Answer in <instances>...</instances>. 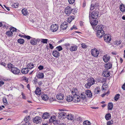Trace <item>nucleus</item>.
<instances>
[{"mask_svg":"<svg viewBox=\"0 0 125 125\" xmlns=\"http://www.w3.org/2000/svg\"><path fill=\"white\" fill-rule=\"evenodd\" d=\"M71 92L73 96L68 95L67 96L66 98V100L68 102H70L72 100L74 101V98H75V97L76 96V94L77 92V90L76 88H73L71 91Z\"/></svg>","mask_w":125,"mask_h":125,"instance_id":"1","label":"nucleus"},{"mask_svg":"<svg viewBox=\"0 0 125 125\" xmlns=\"http://www.w3.org/2000/svg\"><path fill=\"white\" fill-rule=\"evenodd\" d=\"M104 76L105 77H107L110 76V72L106 70H104L103 73Z\"/></svg>","mask_w":125,"mask_h":125,"instance_id":"22","label":"nucleus"},{"mask_svg":"<svg viewBox=\"0 0 125 125\" xmlns=\"http://www.w3.org/2000/svg\"><path fill=\"white\" fill-rule=\"evenodd\" d=\"M76 96L75 97V98H74V101L75 103H78L80 101V96H78L76 94Z\"/></svg>","mask_w":125,"mask_h":125,"instance_id":"31","label":"nucleus"},{"mask_svg":"<svg viewBox=\"0 0 125 125\" xmlns=\"http://www.w3.org/2000/svg\"><path fill=\"white\" fill-rule=\"evenodd\" d=\"M99 51L96 48H94L91 50V54L93 56L96 57L98 55Z\"/></svg>","mask_w":125,"mask_h":125,"instance_id":"6","label":"nucleus"},{"mask_svg":"<svg viewBox=\"0 0 125 125\" xmlns=\"http://www.w3.org/2000/svg\"><path fill=\"white\" fill-rule=\"evenodd\" d=\"M89 12V17H91L92 19H96L98 17V12L96 11H94L91 14Z\"/></svg>","mask_w":125,"mask_h":125,"instance_id":"5","label":"nucleus"},{"mask_svg":"<svg viewBox=\"0 0 125 125\" xmlns=\"http://www.w3.org/2000/svg\"><path fill=\"white\" fill-rule=\"evenodd\" d=\"M22 13L24 15L26 16L28 14V12L26 9L24 8L21 10Z\"/></svg>","mask_w":125,"mask_h":125,"instance_id":"36","label":"nucleus"},{"mask_svg":"<svg viewBox=\"0 0 125 125\" xmlns=\"http://www.w3.org/2000/svg\"><path fill=\"white\" fill-rule=\"evenodd\" d=\"M70 45V44L69 43H67L65 44V46L66 47H68Z\"/></svg>","mask_w":125,"mask_h":125,"instance_id":"61","label":"nucleus"},{"mask_svg":"<svg viewBox=\"0 0 125 125\" xmlns=\"http://www.w3.org/2000/svg\"><path fill=\"white\" fill-rule=\"evenodd\" d=\"M88 82L85 85V86L87 89H89L91 86L94 83L95 80L93 78H89L88 79Z\"/></svg>","mask_w":125,"mask_h":125,"instance_id":"2","label":"nucleus"},{"mask_svg":"<svg viewBox=\"0 0 125 125\" xmlns=\"http://www.w3.org/2000/svg\"><path fill=\"white\" fill-rule=\"evenodd\" d=\"M109 92H107L106 93H105V94H102V95H101V96L102 97H103L104 96L106 95H108V94H107V93H109Z\"/></svg>","mask_w":125,"mask_h":125,"instance_id":"60","label":"nucleus"},{"mask_svg":"<svg viewBox=\"0 0 125 125\" xmlns=\"http://www.w3.org/2000/svg\"><path fill=\"white\" fill-rule=\"evenodd\" d=\"M7 67L8 68L10 69V70L11 69V70H12V68L14 67V66L13 64H11V63H9L8 64Z\"/></svg>","mask_w":125,"mask_h":125,"instance_id":"43","label":"nucleus"},{"mask_svg":"<svg viewBox=\"0 0 125 125\" xmlns=\"http://www.w3.org/2000/svg\"><path fill=\"white\" fill-rule=\"evenodd\" d=\"M121 43L120 42V41L119 40L118 41H117L116 42V44L117 45H120L121 44Z\"/></svg>","mask_w":125,"mask_h":125,"instance_id":"62","label":"nucleus"},{"mask_svg":"<svg viewBox=\"0 0 125 125\" xmlns=\"http://www.w3.org/2000/svg\"><path fill=\"white\" fill-rule=\"evenodd\" d=\"M29 71L28 69L27 68H23L21 70V72L23 73L27 74L28 73Z\"/></svg>","mask_w":125,"mask_h":125,"instance_id":"29","label":"nucleus"},{"mask_svg":"<svg viewBox=\"0 0 125 125\" xmlns=\"http://www.w3.org/2000/svg\"><path fill=\"white\" fill-rule=\"evenodd\" d=\"M113 120H111L108 121L107 123V125H111L113 123Z\"/></svg>","mask_w":125,"mask_h":125,"instance_id":"51","label":"nucleus"},{"mask_svg":"<svg viewBox=\"0 0 125 125\" xmlns=\"http://www.w3.org/2000/svg\"><path fill=\"white\" fill-rule=\"evenodd\" d=\"M53 56L55 57H58L60 55V53L57 51L54 50L52 52Z\"/></svg>","mask_w":125,"mask_h":125,"instance_id":"20","label":"nucleus"},{"mask_svg":"<svg viewBox=\"0 0 125 125\" xmlns=\"http://www.w3.org/2000/svg\"><path fill=\"white\" fill-rule=\"evenodd\" d=\"M105 118L107 120H109L111 118V115L110 113H109L106 114L105 116Z\"/></svg>","mask_w":125,"mask_h":125,"instance_id":"37","label":"nucleus"},{"mask_svg":"<svg viewBox=\"0 0 125 125\" xmlns=\"http://www.w3.org/2000/svg\"><path fill=\"white\" fill-rule=\"evenodd\" d=\"M74 19V16H69L67 20V21L69 23H70Z\"/></svg>","mask_w":125,"mask_h":125,"instance_id":"30","label":"nucleus"},{"mask_svg":"<svg viewBox=\"0 0 125 125\" xmlns=\"http://www.w3.org/2000/svg\"><path fill=\"white\" fill-rule=\"evenodd\" d=\"M82 47L83 48H87V46L84 43H82Z\"/></svg>","mask_w":125,"mask_h":125,"instance_id":"55","label":"nucleus"},{"mask_svg":"<svg viewBox=\"0 0 125 125\" xmlns=\"http://www.w3.org/2000/svg\"><path fill=\"white\" fill-rule=\"evenodd\" d=\"M59 123V122L58 120H55L54 121L53 124L54 125H55L57 124H58Z\"/></svg>","mask_w":125,"mask_h":125,"instance_id":"54","label":"nucleus"},{"mask_svg":"<svg viewBox=\"0 0 125 125\" xmlns=\"http://www.w3.org/2000/svg\"><path fill=\"white\" fill-rule=\"evenodd\" d=\"M42 121V118L41 117L38 116L35 117L33 120V122L37 124L40 123Z\"/></svg>","mask_w":125,"mask_h":125,"instance_id":"11","label":"nucleus"},{"mask_svg":"<svg viewBox=\"0 0 125 125\" xmlns=\"http://www.w3.org/2000/svg\"><path fill=\"white\" fill-rule=\"evenodd\" d=\"M122 88L124 90H125V83L122 86Z\"/></svg>","mask_w":125,"mask_h":125,"instance_id":"64","label":"nucleus"},{"mask_svg":"<svg viewBox=\"0 0 125 125\" xmlns=\"http://www.w3.org/2000/svg\"><path fill=\"white\" fill-rule=\"evenodd\" d=\"M56 97L59 100H62L64 98V96L63 94L60 93L56 95Z\"/></svg>","mask_w":125,"mask_h":125,"instance_id":"24","label":"nucleus"},{"mask_svg":"<svg viewBox=\"0 0 125 125\" xmlns=\"http://www.w3.org/2000/svg\"><path fill=\"white\" fill-rule=\"evenodd\" d=\"M120 96V95L119 94H116L114 97V99L115 101H117L118 100Z\"/></svg>","mask_w":125,"mask_h":125,"instance_id":"45","label":"nucleus"},{"mask_svg":"<svg viewBox=\"0 0 125 125\" xmlns=\"http://www.w3.org/2000/svg\"><path fill=\"white\" fill-rule=\"evenodd\" d=\"M10 30L12 31V32H18V31H19L18 30H17L15 28L13 27L10 28Z\"/></svg>","mask_w":125,"mask_h":125,"instance_id":"44","label":"nucleus"},{"mask_svg":"<svg viewBox=\"0 0 125 125\" xmlns=\"http://www.w3.org/2000/svg\"><path fill=\"white\" fill-rule=\"evenodd\" d=\"M11 6L14 8H17L18 7V4L17 3H14L13 4L11 5Z\"/></svg>","mask_w":125,"mask_h":125,"instance_id":"47","label":"nucleus"},{"mask_svg":"<svg viewBox=\"0 0 125 125\" xmlns=\"http://www.w3.org/2000/svg\"><path fill=\"white\" fill-rule=\"evenodd\" d=\"M108 110H111L113 107V105L112 103L111 102L109 103L108 104Z\"/></svg>","mask_w":125,"mask_h":125,"instance_id":"32","label":"nucleus"},{"mask_svg":"<svg viewBox=\"0 0 125 125\" xmlns=\"http://www.w3.org/2000/svg\"><path fill=\"white\" fill-rule=\"evenodd\" d=\"M75 10L74 9H72L71 7L68 6L65 8L64 12L67 15H69L73 11L74 12Z\"/></svg>","mask_w":125,"mask_h":125,"instance_id":"3","label":"nucleus"},{"mask_svg":"<svg viewBox=\"0 0 125 125\" xmlns=\"http://www.w3.org/2000/svg\"><path fill=\"white\" fill-rule=\"evenodd\" d=\"M91 124L90 122L88 120L85 121L83 122V125H90Z\"/></svg>","mask_w":125,"mask_h":125,"instance_id":"46","label":"nucleus"},{"mask_svg":"<svg viewBox=\"0 0 125 125\" xmlns=\"http://www.w3.org/2000/svg\"><path fill=\"white\" fill-rule=\"evenodd\" d=\"M43 68V66L40 65L38 67V68L40 70L42 69Z\"/></svg>","mask_w":125,"mask_h":125,"instance_id":"57","label":"nucleus"},{"mask_svg":"<svg viewBox=\"0 0 125 125\" xmlns=\"http://www.w3.org/2000/svg\"><path fill=\"white\" fill-rule=\"evenodd\" d=\"M112 63L111 62H109L104 65V67L106 70L111 69L112 66Z\"/></svg>","mask_w":125,"mask_h":125,"instance_id":"17","label":"nucleus"},{"mask_svg":"<svg viewBox=\"0 0 125 125\" xmlns=\"http://www.w3.org/2000/svg\"><path fill=\"white\" fill-rule=\"evenodd\" d=\"M104 34V31L103 30L97 31L96 32L97 37L99 38H101Z\"/></svg>","mask_w":125,"mask_h":125,"instance_id":"8","label":"nucleus"},{"mask_svg":"<svg viewBox=\"0 0 125 125\" xmlns=\"http://www.w3.org/2000/svg\"><path fill=\"white\" fill-rule=\"evenodd\" d=\"M30 117L29 116H26L24 118V120L25 121V123H29V121L30 120Z\"/></svg>","mask_w":125,"mask_h":125,"instance_id":"42","label":"nucleus"},{"mask_svg":"<svg viewBox=\"0 0 125 125\" xmlns=\"http://www.w3.org/2000/svg\"><path fill=\"white\" fill-rule=\"evenodd\" d=\"M84 93L87 97L90 98L92 97V94L90 90H86Z\"/></svg>","mask_w":125,"mask_h":125,"instance_id":"18","label":"nucleus"},{"mask_svg":"<svg viewBox=\"0 0 125 125\" xmlns=\"http://www.w3.org/2000/svg\"><path fill=\"white\" fill-rule=\"evenodd\" d=\"M30 42L31 45H36L39 42V39H36L32 38L30 41Z\"/></svg>","mask_w":125,"mask_h":125,"instance_id":"7","label":"nucleus"},{"mask_svg":"<svg viewBox=\"0 0 125 125\" xmlns=\"http://www.w3.org/2000/svg\"><path fill=\"white\" fill-rule=\"evenodd\" d=\"M110 58L107 55H104L103 57V61L105 62H108L110 60Z\"/></svg>","mask_w":125,"mask_h":125,"instance_id":"25","label":"nucleus"},{"mask_svg":"<svg viewBox=\"0 0 125 125\" xmlns=\"http://www.w3.org/2000/svg\"><path fill=\"white\" fill-rule=\"evenodd\" d=\"M58 26L56 24H53L51 27V30L53 32L56 31L58 29Z\"/></svg>","mask_w":125,"mask_h":125,"instance_id":"13","label":"nucleus"},{"mask_svg":"<svg viewBox=\"0 0 125 125\" xmlns=\"http://www.w3.org/2000/svg\"><path fill=\"white\" fill-rule=\"evenodd\" d=\"M4 84V83L2 81H0V86H1L3 85Z\"/></svg>","mask_w":125,"mask_h":125,"instance_id":"63","label":"nucleus"},{"mask_svg":"<svg viewBox=\"0 0 125 125\" xmlns=\"http://www.w3.org/2000/svg\"><path fill=\"white\" fill-rule=\"evenodd\" d=\"M77 49V47L76 46L73 45L70 47L69 49L71 51L73 52L76 51Z\"/></svg>","mask_w":125,"mask_h":125,"instance_id":"23","label":"nucleus"},{"mask_svg":"<svg viewBox=\"0 0 125 125\" xmlns=\"http://www.w3.org/2000/svg\"><path fill=\"white\" fill-rule=\"evenodd\" d=\"M105 41L107 43H109L111 40V36L108 34H105L104 37Z\"/></svg>","mask_w":125,"mask_h":125,"instance_id":"10","label":"nucleus"},{"mask_svg":"<svg viewBox=\"0 0 125 125\" xmlns=\"http://www.w3.org/2000/svg\"><path fill=\"white\" fill-rule=\"evenodd\" d=\"M49 48L51 49H52L54 48V46L51 43L49 44Z\"/></svg>","mask_w":125,"mask_h":125,"instance_id":"58","label":"nucleus"},{"mask_svg":"<svg viewBox=\"0 0 125 125\" xmlns=\"http://www.w3.org/2000/svg\"><path fill=\"white\" fill-rule=\"evenodd\" d=\"M104 28V26L102 25H98L97 26H95V27L93 26V28L94 30L96 31H101V30H103Z\"/></svg>","mask_w":125,"mask_h":125,"instance_id":"9","label":"nucleus"},{"mask_svg":"<svg viewBox=\"0 0 125 125\" xmlns=\"http://www.w3.org/2000/svg\"><path fill=\"white\" fill-rule=\"evenodd\" d=\"M42 99L45 101L47 100L49 98L48 96L46 94H43L42 96Z\"/></svg>","mask_w":125,"mask_h":125,"instance_id":"38","label":"nucleus"},{"mask_svg":"<svg viewBox=\"0 0 125 125\" xmlns=\"http://www.w3.org/2000/svg\"><path fill=\"white\" fill-rule=\"evenodd\" d=\"M37 77L38 78L41 79L44 78V75L43 73H39L37 75Z\"/></svg>","mask_w":125,"mask_h":125,"instance_id":"28","label":"nucleus"},{"mask_svg":"<svg viewBox=\"0 0 125 125\" xmlns=\"http://www.w3.org/2000/svg\"><path fill=\"white\" fill-rule=\"evenodd\" d=\"M33 81L34 82V83L35 84H36L38 80L37 78H35L34 79V80H33Z\"/></svg>","mask_w":125,"mask_h":125,"instance_id":"59","label":"nucleus"},{"mask_svg":"<svg viewBox=\"0 0 125 125\" xmlns=\"http://www.w3.org/2000/svg\"><path fill=\"white\" fill-rule=\"evenodd\" d=\"M17 42L18 43L20 44H22L24 43L25 41L23 39L20 38L17 40Z\"/></svg>","mask_w":125,"mask_h":125,"instance_id":"41","label":"nucleus"},{"mask_svg":"<svg viewBox=\"0 0 125 125\" xmlns=\"http://www.w3.org/2000/svg\"><path fill=\"white\" fill-rule=\"evenodd\" d=\"M23 37L24 38H26L28 40H29L31 38H31H32V37L28 35L23 36Z\"/></svg>","mask_w":125,"mask_h":125,"instance_id":"49","label":"nucleus"},{"mask_svg":"<svg viewBox=\"0 0 125 125\" xmlns=\"http://www.w3.org/2000/svg\"><path fill=\"white\" fill-rule=\"evenodd\" d=\"M3 102L4 105H6L7 104V102L6 98H3Z\"/></svg>","mask_w":125,"mask_h":125,"instance_id":"48","label":"nucleus"},{"mask_svg":"<svg viewBox=\"0 0 125 125\" xmlns=\"http://www.w3.org/2000/svg\"><path fill=\"white\" fill-rule=\"evenodd\" d=\"M50 114L47 112L44 113L42 115V118L44 119H46L50 117Z\"/></svg>","mask_w":125,"mask_h":125,"instance_id":"19","label":"nucleus"},{"mask_svg":"<svg viewBox=\"0 0 125 125\" xmlns=\"http://www.w3.org/2000/svg\"><path fill=\"white\" fill-rule=\"evenodd\" d=\"M56 119V117L55 116H51L49 119V123H53L54 121Z\"/></svg>","mask_w":125,"mask_h":125,"instance_id":"26","label":"nucleus"},{"mask_svg":"<svg viewBox=\"0 0 125 125\" xmlns=\"http://www.w3.org/2000/svg\"><path fill=\"white\" fill-rule=\"evenodd\" d=\"M66 118L68 119L72 120H73L74 118V116L71 114H67Z\"/></svg>","mask_w":125,"mask_h":125,"instance_id":"21","label":"nucleus"},{"mask_svg":"<svg viewBox=\"0 0 125 125\" xmlns=\"http://www.w3.org/2000/svg\"><path fill=\"white\" fill-rule=\"evenodd\" d=\"M11 71L14 74H18L20 73V70L17 68L14 67L12 68Z\"/></svg>","mask_w":125,"mask_h":125,"instance_id":"14","label":"nucleus"},{"mask_svg":"<svg viewBox=\"0 0 125 125\" xmlns=\"http://www.w3.org/2000/svg\"><path fill=\"white\" fill-rule=\"evenodd\" d=\"M48 40L47 39H39V42L41 41L42 43H47Z\"/></svg>","mask_w":125,"mask_h":125,"instance_id":"34","label":"nucleus"},{"mask_svg":"<svg viewBox=\"0 0 125 125\" xmlns=\"http://www.w3.org/2000/svg\"><path fill=\"white\" fill-rule=\"evenodd\" d=\"M21 95L22 96V98L24 99H26V97L25 96V95L23 93H21Z\"/></svg>","mask_w":125,"mask_h":125,"instance_id":"56","label":"nucleus"},{"mask_svg":"<svg viewBox=\"0 0 125 125\" xmlns=\"http://www.w3.org/2000/svg\"><path fill=\"white\" fill-rule=\"evenodd\" d=\"M68 23L66 22L62 23L60 25V28L61 30H64L68 27Z\"/></svg>","mask_w":125,"mask_h":125,"instance_id":"12","label":"nucleus"},{"mask_svg":"<svg viewBox=\"0 0 125 125\" xmlns=\"http://www.w3.org/2000/svg\"><path fill=\"white\" fill-rule=\"evenodd\" d=\"M120 10L122 12H124L125 11V5L123 4L120 5Z\"/></svg>","mask_w":125,"mask_h":125,"instance_id":"35","label":"nucleus"},{"mask_svg":"<svg viewBox=\"0 0 125 125\" xmlns=\"http://www.w3.org/2000/svg\"><path fill=\"white\" fill-rule=\"evenodd\" d=\"M99 5V4L97 2L91 4L90 9V10H93L94 9H96L97 8V7Z\"/></svg>","mask_w":125,"mask_h":125,"instance_id":"16","label":"nucleus"},{"mask_svg":"<svg viewBox=\"0 0 125 125\" xmlns=\"http://www.w3.org/2000/svg\"><path fill=\"white\" fill-rule=\"evenodd\" d=\"M91 19V18H89L90 24L93 28V26L95 27L98 23V21L96 19Z\"/></svg>","mask_w":125,"mask_h":125,"instance_id":"4","label":"nucleus"},{"mask_svg":"<svg viewBox=\"0 0 125 125\" xmlns=\"http://www.w3.org/2000/svg\"><path fill=\"white\" fill-rule=\"evenodd\" d=\"M56 48L59 51H60L62 50V47L61 46H59L57 47H56Z\"/></svg>","mask_w":125,"mask_h":125,"instance_id":"50","label":"nucleus"},{"mask_svg":"<svg viewBox=\"0 0 125 125\" xmlns=\"http://www.w3.org/2000/svg\"><path fill=\"white\" fill-rule=\"evenodd\" d=\"M35 93L36 94L40 95L41 93V90L40 89L37 88L36 89Z\"/></svg>","mask_w":125,"mask_h":125,"instance_id":"39","label":"nucleus"},{"mask_svg":"<svg viewBox=\"0 0 125 125\" xmlns=\"http://www.w3.org/2000/svg\"><path fill=\"white\" fill-rule=\"evenodd\" d=\"M100 91V90H98L97 89H95L94 90V92L96 94H98L99 93Z\"/></svg>","mask_w":125,"mask_h":125,"instance_id":"52","label":"nucleus"},{"mask_svg":"<svg viewBox=\"0 0 125 125\" xmlns=\"http://www.w3.org/2000/svg\"><path fill=\"white\" fill-rule=\"evenodd\" d=\"M27 68L29 70L32 69L34 67V64L32 63H30L27 65Z\"/></svg>","mask_w":125,"mask_h":125,"instance_id":"27","label":"nucleus"},{"mask_svg":"<svg viewBox=\"0 0 125 125\" xmlns=\"http://www.w3.org/2000/svg\"><path fill=\"white\" fill-rule=\"evenodd\" d=\"M69 3L70 4H72L74 3L75 0H68Z\"/></svg>","mask_w":125,"mask_h":125,"instance_id":"53","label":"nucleus"},{"mask_svg":"<svg viewBox=\"0 0 125 125\" xmlns=\"http://www.w3.org/2000/svg\"><path fill=\"white\" fill-rule=\"evenodd\" d=\"M6 34L8 36H13V33L11 31H8L6 32Z\"/></svg>","mask_w":125,"mask_h":125,"instance_id":"40","label":"nucleus"},{"mask_svg":"<svg viewBox=\"0 0 125 125\" xmlns=\"http://www.w3.org/2000/svg\"><path fill=\"white\" fill-rule=\"evenodd\" d=\"M84 93L83 92L80 95V98L82 99L85 100L86 99V96L85 95Z\"/></svg>","mask_w":125,"mask_h":125,"instance_id":"33","label":"nucleus"},{"mask_svg":"<svg viewBox=\"0 0 125 125\" xmlns=\"http://www.w3.org/2000/svg\"><path fill=\"white\" fill-rule=\"evenodd\" d=\"M67 114L64 112H61L58 115L59 118L63 119L67 117Z\"/></svg>","mask_w":125,"mask_h":125,"instance_id":"15","label":"nucleus"}]
</instances>
